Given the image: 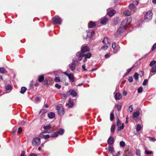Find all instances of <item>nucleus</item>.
<instances>
[{"label": "nucleus", "instance_id": "nucleus-1", "mask_svg": "<svg viewBox=\"0 0 156 156\" xmlns=\"http://www.w3.org/2000/svg\"><path fill=\"white\" fill-rule=\"evenodd\" d=\"M132 21V18L131 17H127L122 22L121 25L126 29L127 26Z\"/></svg>", "mask_w": 156, "mask_h": 156}, {"label": "nucleus", "instance_id": "nucleus-2", "mask_svg": "<svg viewBox=\"0 0 156 156\" xmlns=\"http://www.w3.org/2000/svg\"><path fill=\"white\" fill-rule=\"evenodd\" d=\"M52 21L54 24H60L62 20L58 16H55L52 18Z\"/></svg>", "mask_w": 156, "mask_h": 156}, {"label": "nucleus", "instance_id": "nucleus-3", "mask_svg": "<svg viewBox=\"0 0 156 156\" xmlns=\"http://www.w3.org/2000/svg\"><path fill=\"white\" fill-rule=\"evenodd\" d=\"M153 13L151 10L148 11L144 15V19L147 21H148L151 20L152 17Z\"/></svg>", "mask_w": 156, "mask_h": 156}, {"label": "nucleus", "instance_id": "nucleus-4", "mask_svg": "<svg viewBox=\"0 0 156 156\" xmlns=\"http://www.w3.org/2000/svg\"><path fill=\"white\" fill-rule=\"evenodd\" d=\"M56 110L58 111V114L61 116L63 115L64 114V109L62 106L60 105L56 107Z\"/></svg>", "mask_w": 156, "mask_h": 156}, {"label": "nucleus", "instance_id": "nucleus-5", "mask_svg": "<svg viewBox=\"0 0 156 156\" xmlns=\"http://www.w3.org/2000/svg\"><path fill=\"white\" fill-rule=\"evenodd\" d=\"M64 133V130L62 129H60L58 131L55 132L51 134V136L52 137H57L58 135H62Z\"/></svg>", "mask_w": 156, "mask_h": 156}, {"label": "nucleus", "instance_id": "nucleus-6", "mask_svg": "<svg viewBox=\"0 0 156 156\" xmlns=\"http://www.w3.org/2000/svg\"><path fill=\"white\" fill-rule=\"evenodd\" d=\"M126 29L122 27H121L120 25V27L119 29L116 31V33L115 34V36L116 37H119L120 34L122 33Z\"/></svg>", "mask_w": 156, "mask_h": 156}, {"label": "nucleus", "instance_id": "nucleus-7", "mask_svg": "<svg viewBox=\"0 0 156 156\" xmlns=\"http://www.w3.org/2000/svg\"><path fill=\"white\" fill-rule=\"evenodd\" d=\"M40 139L39 137L34 138L32 142L33 145L34 146L39 145L40 144Z\"/></svg>", "mask_w": 156, "mask_h": 156}, {"label": "nucleus", "instance_id": "nucleus-8", "mask_svg": "<svg viewBox=\"0 0 156 156\" xmlns=\"http://www.w3.org/2000/svg\"><path fill=\"white\" fill-rule=\"evenodd\" d=\"M89 48L88 46L85 45H83L81 47V52H80L84 53L87 51H89Z\"/></svg>", "mask_w": 156, "mask_h": 156}, {"label": "nucleus", "instance_id": "nucleus-9", "mask_svg": "<svg viewBox=\"0 0 156 156\" xmlns=\"http://www.w3.org/2000/svg\"><path fill=\"white\" fill-rule=\"evenodd\" d=\"M76 56L78 57L77 58V61H81L83 57H84L83 53L80 52H78L76 53Z\"/></svg>", "mask_w": 156, "mask_h": 156}, {"label": "nucleus", "instance_id": "nucleus-10", "mask_svg": "<svg viewBox=\"0 0 156 156\" xmlns=\"http://www.w3.org/2000/svg\"><path fill=\"white\" fill-rule=\"evenodd\" d=\"M114 142V140L112 136L109 137L107 140V143L109 145H112L113 144Z\"/></svg>", "mask_w": 156, "mask_h": 156}, {"label": "nucleus", "instance_id": "nucleus-11", "mask_svg": "<svg viewBox=\"0 0 156 156\" xmlns=\"http://www.w3.org/2000/svg\"><path fill=\"white\" fill-rule=\"evenodd\" d=\"M112 47L113 49L115 50V51L116 52L119 50V47L116 45V43L113 42L112 44Z\"/></svg>", "mask_w": 156, "mask_h": 156}, {"label": "nucleus", "instance_id": "nucleus-12", "mask_svg": "<svg viewBox=\"0 0 156 156\" xmlns=\"http://www.w3.org/2000/svg\"><path fill=\"white\" fill-rule=\"evenodd\" d=\"M69 103L66 104V106H68L69 108L72 107L74 104V102L73 100L71 98H70L69 100Z\"/></svg>", "mask_w": 156, "mask_h": 156}, {"label": "nucleus", "instance_id": "nucleus-13", "mask_svg": "<svg viewBox=\"0 0 156 156\" xmlns=\"http://www.w3.org/2000/svg\"><path fill=\"white\" fill-rule=\"evenodd\" d=\"M115 98L116 100L121 99L122 98L121 94L119 93H117L115 94Z\"/></svg>", "mask_w": 156, "mask_h": 156}, {"label": "nucleus", "instance_id": "nucleus-14", "mask_svg": "<svg viewBox=\"0 0 156 156\" xmlns=\"http://www.w3.org/2000/svg\"><path fill=\"white\" fill-rule=\"evenodd\" d=\"M48 116L49 119H53L55 117V114L53 112H49L48 113Z\"/></svg>", "mask_w": 156, "mask_h": 156}, {"label": "nucleus", "instance_id": "nucleus-15", "mask_svg": "<svg viewBox=\"0 0 156 156\" xmlns=\"http://www.w3.org/2000/svg\"><path fill=\"white\" fill-rule=\"evenodd\" d=\"M129 9L134 12L136 10V8L133 4H130L129 6Z\"/></svg>", "mask_w": 156, "mask_h": 156}, {"label": "nucleus", "instance_id": "nucleus-16", "mask_svg": "<svg viewBox=\"0 0 156 156\" xmlns=\"http://www.w3.org/2000/svg\"><path fill=\"white\" fill-rule=\"evenodd\" d=\"M70 81L73 82L74 81V77L73 74L72 73H70L68 76Z\"/></svg>", "mask_w": 156, "mask_h": 156}, {"label": "nucleus", "instance_id": "nucleus-17", "mask_svg": "<svg viewBox=\"0 0 156 156\" xmlns=\"http://www.w3.org/2000/svg\"><path fill=\"white\" fill-rule=\"evenodd\" d=\"M102 42L103 43L105 44H110V40L107 37H105Z\"/></svg>", "mask_w": 156, "mask_h": 156}, {"label": "nucleus", "instance_id": "nucleus-18", "mask_svg": "<svg viewBox=\"0 0 156 156\" xmlns=\"http://www.w3.org/2000/svg\"><path fill=\"white\" fill-rule=\"evenodd\" d=\"M108 19L106 17H104L101 19V23L103 24L105 23L107 21Z\"/></svg>", "mask_w": 156, "mask_h": 156}, {"label": "nucleus", "instance_id": "nucleus-19", "mask_svg": "<svg viewBox=\"0 0 156 156\" xmlns=\"http://www.w3.org/2000/svg\"><path fill=\"white\" fill-rule=\"evenodd\" d=\"M69 67L70 69L72 71L74 70L76 68L75 64L74 63H72L71 64L69 65Z\"/></svg>", "mask_w": 156, "mask_h": 156}, {"label": "nucleus", "instance_id": "nucleus-20", "mask_svg": "<svg viewBox=\"0 0 156 156\" xmlns=\"http://www.w3.org/2000/svg\"><path fill=\"white\" fill-rule=\"evenodd\" d=\"M88 25L89 28H92L95 27L96 24L95 23L90 21Z\"/></svg>", "mask_w": 156, "mask_h": 156}, {"label": "nucleus", "instance_id": "nucleus-21", "mask_svg": "<svg viewBox=\"0 0 156 156\" xmlns=\"http://www.w3.org/2000/svg\"><path fill=\"white\" fill-rule=\"evenodd\" d=\"M116 13V11L114 10H112L110 12L108 13V15L110 17L112 16Z\"/></svg>", "mask_w": 156, "mask_h": 156}, {"label": "nucleus", "instance_id": "nucleus-22", "mask_svg": "<svg viewBox=\"0 0 156 156\" xmlns=\"http://www.w3.org/2000/svg\"><path fill=\"white\" fill-rule=\"evenodd\" d=\"M83 55L84 57L86 58H90L91 56V54L89 52H88L86 54L83 53Z\"/></svg>", "mask_w": 156, "mask_h": 156}, {"label": "nucleus", "instance_id": "nucleus-23", "mask_svg": "<svg viewBox=\"0 0 156 156\" xmlns=\"http://www.w3.org/2000/svg\"><path fill=\"white\" fill-rule=\"evenodd\" d=\"M124 14L126 16H129L131 14V12L129 10H126L123 12Z\"/></svg>", "mask_w": 156, "mask_h": 156}, {"label": "nucleus", "instance_id": "nucleus-24", "mask_svg": "<svg viewBox=\"0 0 156 156\" xmlns=\"http://www.w3.org/2000/svg\"><path fill=\"white\" fill-rule=\"evenodd\" d=\"M47 112V110L45 109H42L39 112V115L41 116L43 115V114L46 113Z\"/></svg>", "mask_w": 156, "mask_h": 156}, {"label": "nucleus", "instance_id": "nucleus-25", "mask_svg": "<svg viewBox=\"0 0 156 156\" xmlns=\"http://www.w3.org/2000/svg\"><path fill=\"white\" fill-rule=\"evenodd\" d=\"M69 91L70 92L71 94L73 97L75 96L76 95V93L74 90H70Z\"/></svg>", "mask_w": 156, "mask_h": 156}, {"label": "nucleus", "instance_id": "nucleus-26", "mask_svg": "<svg viewBox=\"0 0 156 156\" xmlns=\"http://www.w3.org/2000/svg\"><path fill=\"white\" fill-rule=\"evenodd\" d=\"M108 151L111 154H112L114 152V148L113 147L109 146L108 147Z\"/></svg>", "mask_w": 156, "mask_h": 156}, {"label": "nucleus", "instance_id": "nucleus-27", "mask_svg": "<svg viewBox=\"0 0 156 156\" xmlns=\"http://www.w3.org/2000/svg\"><path fill=\"white\" fill-rule=\"evenodd\" d=\"M44 79V77L43 75H41L39 76L38 80L39 82H43Z\"/></svg>", "mask_w": 156, "mask_h": 156}, {"label": "nucleus", "instance_id": "nucleus-28", "mask_svg": "<svg viewBox=\"0 0 156 156\" xmlns=\"http://www.w3.org/2000/svg\"><path fill=\"white\" fill-rule=\"evenodd\" d=\"M139 112L138 111L134 112L133 113V116L134 118H137L139 115Z\"/></svg>", "mask_w": 156, "mask_h": 156}, {"label": "nucleus", "instance_id": "nucleus-29", "mask_svg": "<svg viewBox=\"0 0 156 156\" xmlns=\"http://www.w3.org/2000/svg\"><path fill=\"white\" fill-rule=\"evenodd\" d=\"M115 128V125L114 124H112L111 126V132L113 133L114 132Z\"/></svg>", "mask_w": 156, "mask_h": 156}, {"label": "nucleus", "instance_id": "nucleus-30", "mask_svg": "<svg viewBox=\"0 0 156 156\" xmlns=\"http://www.w3.org/2000/svg\"><path fill=\"white\" fill-rule=\"evenodd\" d=\"M7 71L3 67L0 68V72L3 74L6 73Z\"/></svg>", "mask_w": 156, "mask_h": 156}, {"label": "nucleus", "instance_id": "nucleus-31", "mask_svg": "<svg viewBox=\"0 0 156 156\" xmlns=\"http://www.w3.org/2000/svg\"><path fill=\"white\" fill-rule=\"evenodd\" d=\"M27 90V88L25 87H22L21 88L20 92L21 94H23Z\"/></svg>", "mask_w": 156, "mask_h": 156}, {"label": "nucleus", "instance_id": "nucleus-32", "mask_svg": "<svg viewBox=\"0 0 156 156\" xmlns=\"http://www.w3.org/2000/svg\"><path fill=\"white\" fill-rule=\"evenodd\" d=\"M151 72L155 73L156 72V65L154 66L152 68Z\"/></svg>", "mask_w": 156, "mask_h": 156}, {"label": "nucleus", "instance_id": "nucleus-33", "mask_svg": "<svg viewBox=\"0 0 156 156\" xmlns=\"http://www.w3.org/2000/svg\"><path fill=\"white\" fill-rule=\"evenodd\" d=\"M124 127L125 126L124 123H122L121 126L118 127V130L119 131L121 130L124 128Z\"/></svg>", "mask_w": 156, "mask_h": 156}, {"label": "nucleus", "instance_id": "nucleus-34", "mask_svg": "<svg viewBox=\"0 0 156 156\" xmlns=\"http://www.w3.org/2000/svg\"><path fill=\"white\" fill-rule=\"evenodd\" d=\"M114 118V116L113 112H111L110 114V120L112 121Z\"/></svg>", "mask_w": 156, "mask_h": 156}, {"label": "nucleus", "instance_id": "nucleus-35", "mask_svg": "<svg viewBox=\"0 0 156 156\" xmlns=\"http://www.w3.org/2000/svg\"><path fill=\"white\" fill-rule=\"evenodd\" d=\"M142 129V127L140 124H138L136 126V130L137 131H139Z\"/></svg>", "mask_w": 156, "mask_h": 156}, {"label": "nucleus", "instance_id": "nucleus-36", "mask_svg": "<svg viewBox=\"0 0 156 156\" xmlns=\"http://www.w3.org/2000/svg\"><path fill=\"white\" fill-rule=\"evenodd\" d=\"M120 145L121 147H124L125 145V142L122 141H120Z\"/></svg>", "mask_w": 156, "mask_h": 156}, {"label": "nucleus", "instance_id": "nucleus-37", "mask_svg": "<svg viewBox=\"0 0 156 156\" xmlns=\"http://www.w3.org/2000/svg\"><path fill=\"white\" fill-rule=\"evenodd\" d=\"M138 75H139L136 72L134 73V77L135 79L136 80H137L138 79Z\"/></svg>", "mask_w": 156, "mask_h": 156}, {"label": "nucleus", "instance_id": "nucleus-38", "mask_svg": "<svg viewBox=\"0 0 156 156\" xmlns=\"http://www.w3.org/2000/svg\"><path fill=\"white\" fill-rule=\"evenodd\" d=\"M156 63V61L155 60H153L150 62L149 66H152L153 65L155 64Z\"/></svg>", "mask_w": 156, "mask_h": 156}, {"label": "nucleus", "instance_id": "nucleus-39", "mask_svg": "<svg viewBox=\"0 0 156 156\" xmlns=\"http://www.w3.org/2000/svg\"><path fill=\"white\" fill-rule=\"evenodd\" d=\"M115 106L117 108V110L119 111L121 109L122 105H116Z\"/></svg>", "mask_w": 156, "mask_h": 156}, {"label": "nucleus", "instance_id": "nucleus-40", "mask_svg": "<svg viewBox=\"0 0 156 156\" xmlns=\"http://www.w3.org/2000/svg\"><path fill=\"white\" fill-rule=\"evenodd\" d=\"M136 153L137 156H140V150L139 149L136 150Z\"/></svg>", "mask_w": 156, "mask_h": 156}, {"label": "nucleus", "instance_id": "nucleus-41", "mask_svg": "<svg viewBox=\"0 0 156 156\" xmlns=\"http://www.w3.org/2000/svg\"><path fill=\"white\" fill-rule=\"evenodd\" d=\"M54 80L56 82L60 81V78L58 77H56L54 79Z\"/></svg>", "mask_w": 156, "mask_h": 156}, {"label": "nucleus", "instance_id": "nucleus-42", "mask_svg": "<svg viewBox=\"0 0 156 156\" xmlns=\"http://www.w3.org/2000/svg\"><path fill=\"white\" fill-rule=\"evenodd\" d=\"M117 126H118L121 124V122L118 118L117 119Z\"/></svg>", "mask_w": 156, "mask_h": 156}, {"label": "nucleus", "instance_id": "nucleus-43", "mask_svg": "<svg viewBox=\"0 0 156 156\" xmlns=\"http://www.w3.org/2000/svg\"><path fill=\"white\" fill-rule=\"evenodd\" d=\"M51 127V126L49 125L48 126H44V129H50Z\"/></svg>", "mask_w": 156, "mask_h": 156}, {"label": "nucleus", "instance_id": "nucleus-44", "mask_svg": "<svg viewBox=\"0 0 156 156\" xmlns=\"http://www.w3.org/2000/svg\"><path fill=\"white\" fill-rule=\"evenodd\" d=\"M11 88V86L10 85H8L6 87V90H10Z\"/></svg>", "mask_w": 156, "mask_h": 156}, {"label": "nucleus", "instance_id": "nucleus-45", "mask_svg": "<svg viewBox=\"0 0 156 156\" xmlns=\"http://www.w3.org/2000/svg\"><path fill=\"white\" fill-rule=\"evenodd\" d=\"M142 88L141 87H139L138 89V93H141L142 92Z\"/></svg>", "mask_w": 156, "mask_h": 156}, {"label": "nucleus", "instance_id": "nucleus-46", "mask_svg": "<svg viewBox=\"0 0 156 156\" xmlns=\"http://www.w3.org/2000/svg\"><path fill=\"white\" fill-rule=\"evenodd\" d=\"M43 137L45 140H47L50 137V136L49 135L47 134L43 135Z\"/></svg>", "mask_w": 156, "mask_h": 156}, {"label": "nucleus", "instance_id": "nucleus-47", "mask_svg": "<svg viewBox=\"0 0 156 156\" xmlns=\"http://www.w3.org/2000/svg\"><path fill=\"white\" fill-rule=\"evenodd\" d=\"M148 138L149 139V140L152 141L154 142L156 140V139L153 137H148Z\"/></svg>", "mask_w": 156, "mask_h": 156}, {"label": "nucleus", "instance_id": "nucleus-48", "mask_svg": "<svg viewBox=\"0 0 156 156\" xmlns=\"http://www.w3.org/2000/svg\"><path fill=\"white\" fill-rule=\"evenodd\" d=\"M147 82H148L147 80L145 79V80H144L143 83V85L144 86L146 85L147 84Z\"/></svg>", "mask_w": 156, "mask_h": 156}, {"label": "nucleus", "instance_id": "nucleus-49", "mask_svg": "<svg viewBox=\"0 0 156 156\" xmlns=\"http://www.w3.org/2000/svg\"><path fill=\"white\" fill-rule=\"evenodd\" d=\"M145 152L147 154H149L152 153V152L150 151L146 150L145 151Z\"/></svg>", "mask_w": 156, "mask_h": 156}, {"label": "nucleus", "instance_id": "nucleus-50", "mask_svg": "<svg viewBox=\"0 0 156 156\" xmlns=\"http://www.w3.org/2000/svg\"><path fill=\"white\" fill-rule=\"evenodd\" d=\"M129 110L130 112H132L133 111V108L132 105L130 106L129 107Z\"/></svg>", "mask_w": 156, "mask_h": 156}, {"label": "nucleus", "instance_id": "nucleus-51", "mask_svg": "<svg viewBox=\"0 0 156 156\" xmlns=\"http://www.w3.org/2000/svg\"><path fill=\"white\" fill-rule=\"evenodd\" d=\"M108 48V46L104 45L101 48V49H103L104 50H105L107 49Z\"/></svg>", "mask_w": 156, "mask_h": 156}, {"label": "nucleus", "instance_id": "nucleus-52", "mask_svg": "<svg viewBox=\"0 0 156 156\" xmlns=\"http://www.w3.org/2000/svg\"><path fill=\"white\" fill-rule=\"evenodd\" d=\"M156 49V43L153 45L151 49H152V51H154Z\"/></svg>", "mask_w": 156, "mask_h": 156}, {"label": "nucleus", "instance_id": "nucleus-53", "mask_svg": "<svg viewBox=\"0 0 156 156\" xmlns=\"http://www.w3.org/2000/svg\"><path fill=\"white\" fill-rule=\"evenodd\" d=\"M55 87L58 89H60L61 88V86L58 84H56L55 85Z\"/></svg>", "mask_w": 156, "mask_h": 156}, {"label": "nucleus", "instance_id": "nucleus-54", "mask_svg": "<svg viewBox=\"0 0 156 156\" xmlns=\"http://www.w3.org/2000/svg\"><path fill=\"white\" fill-rule=\"evenodd\" d=\"M22 131V128L21 127H19L18 128V133H21Z\"/></svg>", "mask_w": 156, "mask_h": 156}, {"label": "nucleus", "instance_id": "nucleus-55", "mask_svg": "<svg viewBox=\"0 0 156 156\" xmlns=\"http://www.w3.org/2000/svg\"><path fill=\"white\" fill-rule=\"evenodd\" d=\"M82 68L83 70L87 71V69L86 68V66L85 64H84L82 66Z\"/></svg>", "mask_w": 156, "mask_h": 156}, {"label": "nucleus", "instance_id": "nucleus-56", "mask_svg": "<svg viewBox=\"0 0 156 156\" xmlns=\"http://www.w3.org/2000/svg\"><path fill=\"white\" fill-rule=\"evenodd\" d=\"M40 101V99L38 97H36L35 98V102H38Z\"/></svg>", "mask_w": 156, "mask_h": 156}, {"label": "nucleus", "instance_id": "nucleus-57", "mask_svg": "<svg viewBox=\"0 0 156 156\" xmlns=\"http://www.w3.org/2000/svg\"><path fill=\"white\" fill-rule=\"evenodd\" d=\"M129 81L130 82H132L133 81V79L131 76L129 77L128 79Z\"/></svg>", "mask_w": 156, "mask_h": 156}, {"label": "nucleus", "instance_id": "nucleus-58", "mask_svg": "<svg viewBox=\"0 0 156 156\" xmlns=\"http://www.w3.org/2000/svg\"><path fill=\"white\" fill-rule=\"evenodd\" d=\"M25 153V152L24 151H23L21 154L20 156H24Z\"/></svg>", "mask_w": 156, "mask_h": 156}, {"label": "nucleus", "instance_id": "nucleus-59", "mask_svg": "<svg viewBox=\"0 0 156 156\" xmlns=\"http://www.w3.org/2000/svg\"><path fill=\"white\" fill-rule=\"evenodd\" d=\"M139 74L140 75H141V76H143L144 72L142 71H140L139 72Z\"/></svg>", "mask_w": 156, "mask_h": 156}, {"label": "nucleus", "instance_id": "nucleus-60", "mask_svg": "<svg viewBox=\"0 0 156 156\" xmlns=\"http://www.w3.org/2000/svg\"><path fill=\"white\" fill-rule=\"evenodd\" d=\"M26 121L25 120H23L22 121H21L20 124L21 125H23L25 123Z\"/></svg>", "mask_w": 156, "mask_h": 156}, {"label": "nucleus", "instance_id": "nucleus-61", "mask_svg": "<svg viewBox=\"0 0 156 156\" xmlns=\"http://www.w3.org/2000/svg\"><path fill=\"white\" fill-rule=\"evenodd\" d=\"M110 55L109 54H107L105 55V57L106 58H108L110 57Z\"/></svg>", "mask_w": 156, "mask_h": 156}, {"label": "nucleus", "instance_id": "nucleus-62", "mask_svg": "<svg viewBox=\"0 0 156 156\" xmlns=\"http://www.w3.org/2000/svg\"><path fill=\"white\" fill-rule=\"evenodd\" d=\"M123 95L126 96L127 95V92L126 91H123Z\"/></svg>", "mask_w": 156, "mask_h": 156}, {"label": "nucleus", "instance_id": "nucleus-63", "mask_svg": "<svg viewBox=\"0 0 156 156\" xmlns=\"http://www.w3.org/2000/svg\"><path fill=\"white\" fill-rule=\"evenodd\" d=\"M132 69H133V67H131V68H130L129 69H127V71L129 73L130 71H131L132 70Z\"/></svg>", "mask_w": 156, "mask_h": 156}, {"label": "nucleus", "instance_id": "nucleus-64", "mask_svg": "<svg viewBox=\"0 0 156 156\" xmlns=\"http://www.w3.org/2000/svg\"><path fill=\"white\" fill-rule=\"evenodd\" d=\"M31 156H37V155L35 154L32 153H31Z\"/></svg>", "mask_w": 156, "mask_h": 156}]
</instances>
